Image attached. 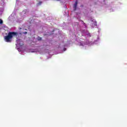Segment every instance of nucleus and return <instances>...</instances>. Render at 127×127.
<instances>
[{
    "instance_id": "6",
    "label": "nucleus",
    "mask_w": 127,
    "mask_h": 127,
    "mask_svg": "<svg viewBox=\"0 0 127 127\" xmlns=\"http://www.w3.org/2000/svg\"><path fill=\"white\" fill-rule=\"evenodd\" d=\"M24 34H27V32H24Z\"/></svg>"
},
{
    "instance_id": "8",
    "label": "nucleus",
    "mask_w": 127,
    "mask_h": 127,
    "mask_svg": "<svg viewBox=\"0 0 127 127\" xmlns=\"http://www.w3.org/2000/svg\"><path fill=\"white\" fill-rule=\"evenodd\" d=\"M19 29H21V28H20Z\"/></svg>"
},
{
    "instance_id": "1",
    "label": "nucleus",
    "mask_w": 127,
    "mask_h": 127,
    "mask_svg": "<svg viewBox=\"0 0 127 127\" xmlns=\"http://www.w3.org/2000/svg\"><path fill=\"white\" fill-rule=\"evenodd\" d=\"M17 34V33L15 32H10L8 33V35L4 37V40L6 42H11L12 37L15 36Z\"/></svg>"
},
{
    "instance_id": "3",
    "label": "nucleus",
    "mask_w": 127,
    "mask_h": 127,
    "mask_svg": "<svg viewBox=\"0 0 127 127\" xmlns=\"http://www.w3.org/2000/svg\"><path fill=\"white\" fill-rule=\"evenodd\" d=\"M77 5H78V1H76L73 5V10L74 11L77 9Z\"/></svg>"
},
{
    "instance_id": "5",
    "label": "nucleus",
    "mask_w": 127,
    "mask_h": 127,
    "mask_svg": "<svg viewBox=\"0 0 127 127\" xmlns=\"http://www.w3.org/2000/svg\"><path fill=\"white\" fill-rule=\"evenodd\" d=\"M3 23V21L2 19H0V24H2Z\"/></svg>"
},
{
    "instance_id": "7",
    "label": "nucleus",
    "mask_w": 127,
    "mask_h": 127,
    "mask_svg": "<svg viewBox=\"0 0 127 127\" xmlns=\"http://www.w3.org/2000/svg\"><path fill=\"white\" fill-rule=\"evenodd\" d=\"M82 21V22H83L84 25H86V23H84V21Z\"/></svg>"
},
{
    "instance_id": "4",
    "label": "nucleus",
    "mask_w": 127,
    "mask_h": 127,
    "mask_svg": "<svg viewBox=\"0 0 127 127\" xmlns=\"http://www.w3.org/2000/svg\"><path fill=\"white\" fill-rule=\"evenodd\" d=\"M38 40L39 41H40L41 40H42V38L41 37H38Z\"/></svg>"
},
{
    "instance_id": "2",
    "label": "nucleus",
    "mask_w": 127,
    "mask_h": 127,
    "mask_svg": "<svg viewBox=\"0 0 127 127\" xmlns=\"http://www.w3.org/2000/svg\"><path fill=\"white\" fill-rule=\"evenodd\" d=\"M17 43L18 44L19 46H23V42L20 39H19L17 41Z\"/></svg>"
}]
</instances>
